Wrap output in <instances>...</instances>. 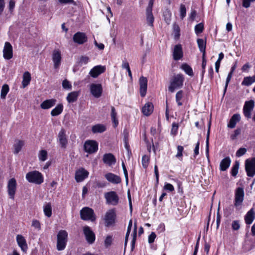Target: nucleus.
<instances>
[{
  "label": "nucleus",
  "instance_id": "obj_1",
  "mask_svg": "<svg viewBox=\"0 0 255 255\" xmlns=\"http://www.w3.org/2000/svg\"><path fill=\"white\" fill-rule=\"evenodd\" d=\"M184 77L181 74L175 75L170 81L168 90L171 92H173L176 89L180 88L183 86Z\"/></svg>",
  "mask_w": 255,
  "mask_h": 255
},
{
  "label": "nucleus",
  "instance_id": "obj_2",
  "mask_svg": "<svg viewBox=\"0 0 255 255\" xmlns=\"http://www.w3.org/2000/svg\"><path fill=\"white\" fill-rule=\"evenodd\" d=\"M25 177L26 180L30 183L39 185L43 182L42 174L36 170L28 172L26 174Z\"/></svg>",
  "mask_w": 255,
  "mask_h": 255
},
{
  "label": "nucleus",
  "instance_id": "obj_3",
  "mask_svg": "<svg viewBox=\"0 0 255 255\" xmlns=\"http://www.w3.org/2000/svg\"><path fill=\"white\" fill-rule=\"evenodd\" d=\"M80 214L81 219L84 221L94 222L96 219L94 210L89 207L83 208L80 210Z\"/></svg>",
  "mask_w": 255,
  "mask_h": 255
},
{
  "label": "nucleus",
  "instance_id": "obj_4",
  "mask_svg": "<svg viewBox=\"0 0 255 255\" xmlns=\"http://www.w3.org/2000/svg\"><path fill=\"white\" fill-rule=\"evenodd\" d=\"M68 233L65 230H60L57 234V249L62 251L65 249L67 242Z\"/></svg>",
  "mask_w": 255,
  "mask_h": 255
},
{
  "label": "nucleus",
  "instance_id": "obj_5",
  "mask_svg": "<svg viewBox=\"0 0 255 255\" xmlns=\"http://www.w3.org/2000/svg\"><path fill=\"white\" fill-rule=\"evenodd\" d=\"M106 203L112 206H116L119 202V197L115 191H110L104 194Z\"/></svg>",
  "mask_w": 255,
  "mask_h": 255
},
{
  "label": "nucleus",
  "instance_id": "obj_6",
  "mask_svg": "<svg viewBox=\"0 0 255 255\" xmlns=\"http://www.w3.org/2000/svg\"><path fill=\"white\" fill-rule=\"evenodd\" d=\"M17 183L14 178L10 179L7 182V192L9 198L12 200L14 199L15 194L16 191Z\"/></svg>",
  "mask_w": 255,
  "mask_h": 255
},
{
  "label": "nucleus",
  "instance_id": "obj_7",
  "mask_svg": "<svg viewBox=\"0 0 255 255\" xmlns=\"http://www.w3.org/2000/svg\"><path fill=\"white\" fill-rule=\"evenodd\" d=\"M84 148L86 152L89 154L93 153L98 150V144L95 140H87L84 143Z\"/></svg>",
  "mask_w": 255,
  "mask_h": 255
},
{
  "label": "nucleus",
  "instance_id": "obj_8",
  "mask_svg": "<svg viewBox=\"0 0 255 255\" xmlns=\"http://www.w3.org/2000/svg\"><path fill=\"white\" fill-rule=\"evenodd\" d=\"M245 168L248 176L253 177L255 175V157L246 160Z\"/></svg>",
  "mask_w": 255,
  "mask_h": 255
},
{
  "label": "nucleus",
  "instance_id": "obj_9",
  "mask_svg": "<svg viewBox=\"0 0 255 255\" xmlns=\"http://www.w3.org/2000/svg\"><path fill=\"white\" fill-rule=\"evenodd\" d=\"M57 140L61 148L65 149L67 147L68 138L66 135V131L64 128H62L59 131L58 134Z\"/></svg>",
  "mask_w": 255,
  "mask_h": 255
},
{
  "label": "nucleus",
  "instance_id": "obj_10",
  "mask_svg": "<svg viewBox=\"0 0 255 255\" xmlns=\"http://www.w3.org/2000/svg\"><path fill=\"white\" fill-rule=\"evenodd\" d=\"M91 94L96 98H100L103 93V87L101 84H91L90 86Z\"/></svg>",
  "mask_w": 255,
  "mask_h": 255
},
{
  "label": "nucleus",
  "instance_id": "obj_11",
  "mask_svg": "<svg viewBox=\"0 0 255 255\" xmlns=\"http://www.w3.org/2000/svg\"><path fill=\"white\" fill-rule=\"evenodd\" d=\"M83 233L87 242L89 244H92L95 241V235L88 226L83 227Z\"/></svg>",
  "mask_w": 255,
  "mask_h": 255
},
{
  "label": "nucleus",
  "instance_id": "obj_12",
  "mask_svg": "<svg viewBox=\"0 0 255 255\" xmlns=\"http://www.w3.org/2000/svg\"><path fill=\"white\" fill-rule=\"evenodd\" d=\"M255 103L253 100H250L245 102L243 108L244 116L248 119L251 118V112L254 107Z\"/></svg>",
  "mask_w": 255,
  "mask_h": 255
},
{
  "label": "nucleus",
  "instance_id": "obj_13",
  "mask_svg": "<svg viewBox=\"0 0 255 255\" xmlns=\"http://www.w3.org/2000/svg\"><path fill=\"white\" fill-rule=\"evenodd\" d=\"M244 197V189L238 187L235 191V206L237 207L242 203Z\"/></svg>",
  "mask_w": 255,
  "mask_h": 255
},
{
  "label": "nucleus",
  "instance_id": "obj_14",
  "mask_svg": "<svg viewBox=\"0 0 255 255\" xmlns=\"http://www.w3.org/2000/svg\"><path fill=\"white\" fill-rule=\"evenodd\" d=\"M88 38L84 32H77L73 37V41L78 44L81 45L87 41Z\"/></svg>",
  "mask_w": 255,
  "mask_h": 255
},
{
  "label": "nucleus",
  "instance_id": "obj_15",
  "mask_svg": "<svg viewBox=\"0 0 255 255\" xmlns=\"http://www.w3.org/2000/svg\"><path fill=\"white\" fill-rule=\"evenodd\" d=\"M116 213L114 209L109 210L105 215V220L106 226L108 227L115 223Z\"/></svg>",
  "mask_w": 255,
  "mask_h": 255
},
{
  "label": "nucleus",
  "instance_id": "obj_16",
  "mask_svg": "<svg viewBox=\"0 0 255 255\" xmlns=\"http://www.w3.org/2000/svg\"><path fill=\"white\" fill-rule=\"evenodd\" d=\"M12 47L9 42H6L3 49V57L5 59L9 60L12 58Z\"/></svg>",
  "mask_w": 255,
  "mask_h": 255
},
{
  "label": "nucleus",
  "instance_id": "obj_17",
  "mask_svg": "<svg viewBox=\"0 0 255 255\" xmlns=\"http://www.w3.org/2000/svg\"><path fill=\"white\" fill-rule=\"evenodd\" d=\"M61 52L58 50H54L52 53V59L54 63V67L55 69L59 68L61 62Z\"/></svg>",
  "mask_w": 255,
  "mask_h": 255
},
{
  "label": "nucleus",
  "instance_id": "obj_18",
  "mask_svg": "<svg viewBox=\"0 0 255 255\" xmlns=\"http://www.w3.org/2000/svg\"><path fill=\"white\" fill-rule=\"evenodd\" d=\"M106 70V67L97 65L94 67L90 71L89 74L93 78H97L99 75L103 73Z\"/></svg>",
  "mask_w": 255,
  "mask_h": 255
},
{
  "label": "nucleus",
  "instance_id": "obj_19",
  "mask_svg": "<svg viewBox=\"0 0 255 255\" xmlns=\"http://www.w3.org/2000/svg\"><path fill=\"white\" fill-rule=\"evenodd\" d=\"M88 172L82 168L76 172L75 180L77 182H82L88 177Z\"/></svg>",
  "mask_w": 255,
  "mask_h": 255
},
{
  "label": "nucleus",
  "instance_id": "obj_20",
  "mask_svg": "<svg viewBox=\"0 0 255 255\" xmlns=\"http://www.w3.org/2000/svg\"><path fill=\"white\" fill-rule=\"evenodd\" d=\"M139 85H140V96L142 97H143L145 96L146 90H147V80L146 78L141 76L139 80Z\"/></svg>",
  "mask_w": 255,
  "mask_h": 255
},
{
  "label": "nucleus",
  "instance_id": "obj_21",
  "mask_svg": "<svg viewBox=\"0 0 255 255\" xmlns=\"http://www.w3.org/2000/svg\"><path fill=\"white\" fill-rule=\"evenodd\" d=\"M173 56L175 60H178L183 57L182 48L180 44H177L174 46Z\"/></svg>",
  "mask_w": 255,
  "mask_h": 255
},
{
  "label": "nucleus",
  "instance_id": "obj_22",
  "mask_svg": "<svg viewBox=\"0 0 255 255\" xmlns=\"http://www.w3.org/2000/svg\"><path fill=\"white\" fill-rule=\"evenodd\" d=\"M106 179L113 184H119L121 182L120 176L112 173H108L105 175Z\"/></svg>",
  "mask_w": 255,
  "mask_h": 255
},
{
  "label": "nucleus",
  "instance_id": "obj_23",
  "mask_svg": "<svg viewBox=\"0 0 255 255\" xmlns=\"http://www.w3.org/2000/svg\"><path fill=\"white\" fill-rule=\"evenodd\" d=\"M16 241L21 250L25 252L27 249V245L24 238L20 235H18L16 236Z\"/></svg>",
  "mask_w": 255,
  "mask_h": 255
},
{
  "label": "nucleus",
  "instance_id": "obj_24",
  "mask_svg": "<svg viewBox=\"0 0 255 255\" xmlns=\"http://www.w3.org/2000/svg\"><path fill=\"white\" fill-rule=\"evenodd\" d=\"M103 162L109 166L115 164L116 159L112 153L105 154L103 158Z\"/></svg>",
  "mask_w": 255,
  "mask_h": 255
},
{
  "label": "nucleus",
  "instance_id": "obj_25",
  "mask_svg": "<svg viewBox=\"0 0 255 255\" xmlns=\"http://www.w3.org/2000/svg\"><path fill=\"white\" fill-rule=\"evenodd\" d=\"M153 111V105L150 102L146 103L142 108L143 114L146 116H148L151 114Z\"/></svg>",
  "mask_w": 255,
  "mask_h": 255
},
{
  "label": "nucleus",
  "instance_id": "obj_26",
  "mask_svg": "<svg viewBox=\"0 0 255 255\" xmlns=\"http://www.w3.org/2000/svg\"><path fill=\"white\" fill-rule=\"evenodd\" d=\"M240 120L241 116L240 114H236L233 115L228 124V127L231 128H234L236 127V124L239 122Z\"/></svg>",
  "mask_w": 255,
  "mask_h": 255
},
{
  "label": "nucleus",
  "instance_id": "obj_27",
  "mask_svg": "<svg viewBox=\"0 0 255 255\" xmlns=\"http://www.w3.org/2000/svg\"><path fill=\"white\" fill-rule=\"evenodd\" d=\"M56 102V100L55 99L46 100L41 104L40 107L43 109H48L54 106Z\"/></svg>",
  "mask_w": 255,
  "mask_h": 255
},
{
  "label": "nucleus",
  "instance_id": "obj_28",
  "mask_svg": "<svg viewBox=\"0 0 255 255\" xmlns=\"http://www.w3.org/2000/svg\"><path fill=\"white\" fill-rule=\"evenodd\" d=\"M231 159L229 157H226L224 158L220 162V168L221 171H226L230 166L231 164Z\"/></svg>",
  "mask_w": 255,
  "mask_h": 255
},
{
  "label": "nucleus",
  "instance_id": "obj_29",
  "mask_svg": "<svg viewBox=\"0 0 255 255\" xmlns=\"http://www.w3.org/2000/svg\"><path fill=\"white\" fill-rule=\"evenodd\" d=\"M255 218V213L253 209H251L247 214L245 217L246 224H251L253 222Z\"/></svg>",
  "mask_w": 255,
  "mask_h": 255
},
{
  "label": "nucleus",
  "instance_id": "obj_30",
  "mask_svg": "<svg viewBox=\"0 0 255 255\" xmlns=\"http://www.w3.org/2000/svg\"><path fill=\"white\" fill-rule=\"evenodd\" d=\"M106 127L103 124H97L92 128V131L94 133H102L106 130Z\"/></svg>",
  "mask_w": 255,
  "mask_h": 255
},
{
  "label": "nucleus",
  "instance_id": "obj_31",
  "mask_svg": "<svg viewBox=\"0 0 255 255\" xmlns=\"http://www.w3.org/2000/svg\"><path fill=\"white\" fill-rule=\"evenodd\" d=\"M79 95V92L74 91L69 93L67 96V100L68 103H71L77 101Z\"/></svg>",
  "mask_w": 255,
  "mask_h": 255
},
{
  "label": "nucleus",
  "instance_id": "obj_32",
  "mask_svg": "<svg viewBox=\"0 0 255 255\" xmlns=\"http://www.w3.org/2000/svg\"><path fill=\"white\" fill-rule=\"evenodd\" d=\"M31 80V75L28 71L25 72L23 74L22 85L23 88L26 87L29 84Z\"/></svg>",
  "mask_w": 255,
  "mask_h": 255
},
{
  "label": "nucleus",
  "instance_id": "obj_33",
  "mask_svg": "<svg viewBox=\"0 0 255 255\" xmlns=\"http://www.w3.org/2000/svg\"><path fill=\"white\" fill-rule=\"evenodd\" d=\"M111 116L112 122L114 124L113 126L114 128H116L119 124V122L117 118V113L116 111V109L115 107L113 106L111 107Z\"/></svg>",
  "mask_w": 255,
  "mask_h": 255
},
{
  "label": "nucleus",
  "instance_id": "obj_34",
  "mask_svg": "<svg viewBox=\"0 0 255 255\" xmlns=\"http://www.w3.org/2000/svg\"><path fill=\"white\" fill-rule=\"evenodd\" d=\"M255 82V74L253 76L246 77L242 83L243 85L249 86Z\"/></svg>",
  "mask_w": 255,
  "mask_h": 255
},
{
  "label": "nucleus",
  "instance_id": "obj_35",
  "mask_svg": "<svg viewBox=\"0 0 255 255\" xmlns=\"http://www.w3.org/2000/svg\"><path fill=\"white\" fill-rule=\"evenodd\" d=\"M43 212L44 215L48 218L52 216V206L50 203H46L43 206Z\"/></svg>",
  "mask_w": 255,
  "mask_h": 255
},
{
  "label": "nucleus",
  "instance_id": "obj_36",
  "mask_svg": "<svg viewBox=\"0 0 255 255\" xmlns=\"http://www.w3.org/2000/svg\"><path fill=\"white\" fill-rule=\"evenodd\" d=\"M181 69L189 76H193L194 74L192 68L187 63L182 64L181 66Z\"/></svg>",
  "mask_w": 255,
  "mask_h": 255
},
{
  "label": "nucleus",
  "instance_id": "obj_37",
  "mask_svg": "<svg viewBox=\"0 0 255 255\" xmlns=\"http://www.w3.org/2000/svg\"><path fill=\"white\" fill-rule=\"evenodd\" d=\"M63 111V105L61 104H58L51 112L52 116H56L60 115Z\"/></svg>",
  "mask_w": 255,
  "mask_h": 255
},
{
  "label": "nucleus",
  "instance_id": "obj_38",
  "mask_svg": "<svg viewBox=\"0 0 255 255\" xmlns=\"http://www.w3.org/2000/svg\"><path fill=\"white\" fill-rule=\"evenodd\" d=\"M197 41L200 51L203 53V54H205L206 41L200 38L198 39Z\"/></svg>",
  "mask_w": 255,
  "mask_h": 255
},
{
  "label": "nucleus",
  "instance_id": "obj_39",
  "mask_svg": "<svg viewBox=\"0 0 255 255\" xmlns=\"http://www.w3.org/2000/svg\"><path fill=\"white\" fill-rule=\"evenodd\" d=\"M146 21L148 25L153 26L154 18L152 11H146Z\"/></svg>",
  "mask_w": 255,
  "mask_h": 255
},
{
  "label": "nucleus",
  "instance_id": "obj_40",
  "mask_svg": "<svg viewBox=\"0 0 255 255\" xmlns=\"http://www.w3.org/2000/svg\"><path fill=\"white\" fill-rule=\"evenodd\" d=\"M24 145V141L22 140H17L14 145V153L15 154L18 153L21 149L22 146Z\"/></svg>",
  "mask_w": 255,
  "mask_h": 255
},
{
  "label": "nucleus",
  "instance_id": "obj_41",
  "mask_svg": "<svg viewBox=\"0 0 255 255\" xmlns=\"http://www.w3.org/2000/svg\"><path fill=\"white\" fill-rule=\"evenodd\" d=\"M9 86L7 84H4L2 86L0 92V98L2 99H5L7 94L9 91Z\"/></svg>",
  "mask_w": 255,
  "mask_h": 255
},
{
  "label": "nucleus",
  "instance_id": "obj_42",
  "mask_svg": "<svg viewBox=\"0 0 255 255\" xmlns=\"http://www.w3.org/2000/svg\"><path fill=\"white\" fill-rule=\"evenodd\" d=\"M210 123L209 124L206 140V154L207 157H209V135H210Z\"/></svg>",
  "mask_w": 255,
  "mask_h": 255
},
{
  "label": "nucleus",
  "instance_id": "obj_43",
  "mask_svg": "<svg viewBox=\"0 0 255 255\" xmlns=\"http://www.w3.org/2000/svg\"><path fill=\"white\" fill-rule=\"evenodd\" d=\"M122 67L123 69H126L127 71L128 72V75L130 77V79H132V74L128 63L127 61H123L122 65Z\"/></svg>",
  "mask_w": 255,
  "mask_h": 255
},
{
  "label": "nucleus",
  "instance_id": "obj_44",
  "mask_svg": "<svg viewBox=\"0 0 255 255\" xmlns=\"http://www.w3.org/2000/svg\"><path fill=\"white\" fill-rule=\"evenodd\" d=\"M239 162L236 161L235 164L233 165L231 170V174L233 176H236L238 173V170L239 168Z\"/></svg>",
  "mask_w": 255,
  "mask_h": 255
},
{
  "label": "nucleus",
  "instance_id": "obj_45",
  "mask_svg": "<svg viewBox=\"0 0 255 255\" xmlns=\"http://www.w3.org/2000/svg\"><path fill=\"white\" fill-rule=\"evenodd\" d=\"M39 159L42 161H45L47 158V152L45 150H41L38 154Z\"/></svg>",
  "mask_w": 255,
  "mask_h": 255
},
{
  "label": "nucleus",
  "instance_id": "obj_46",
  "mask_svg": "<svg viewBox=\"0 0 255 255\" xmlns=\"http://www.w3.org/2000/svg\"><path fill=\"white\" fill-rule=\"evenodd\" d=\"M164 20L165 22L169 24L171 20V13L168 9H166L163 13Z\"/></svg>",
  "mask_w": 255,
  "mask_h": 255
},
{
  "label": "nucleus",
  "instance_id": "obj_47",
  "mask_svg": "<svg viewBox=\"0 0 255 255\" xmlns=\"http://www.w3.org/2000/svg\"><path fill=\"white\" fill-rule=\"evenodd\" d=\"M183 92L182 90L178 91L176 94V101L178 106H180L182 105V103L180 102V100L183 98Z\"/></svg>",
  "mask_w": 255,
  "mask_h": 255
},
{
  "label": "nucleus",
  "instance_id": "obj_48",
  "mask_svg": "<svg viewBox=\"0 0 255 255\" xmlns=\"http://www.w3.org/2000/svg\"><path fill=\"white\" fill-rule=\"evenodd\" d=\"M204 24L202 22L198 23L195 26V31L197 34L202 33L204 30Z\"/></svg>",
  "mask_w": 255,
  "mask_h": 255
},
{
  "label": "nucleus",
  "instance_id": "obj_49",
  "mask_svg": "<svg viewBox=\"0 0 255 255\" xmlns=\"http://www.w3.org/2000/svg\"><path fill=\"white\" fill-rule=\"evenodd\" d=\"M186 9L183 4H181L180 6V16L181 19H183L186 16Z\"/></svg>",
  "mask_w": 255,
  "mask_h": 255
},
{
  "label": "nucleus",
  "instance_id": "obj_50",
  "mask_svg": "<svg viewBox=\"0 0 255 255\" xmlns=\"http://www.w3.org/2000/svg\"><path fill=\"white\" fill-rule=\"evenodd\" d=\"M149 158L147 155H144L142 158V165L143 168H146L148 165Z\"/></svg>",
  "mask_w": 255,
  "mask_h": 255
},
{
  "label": "nucleus",
  "instance_id": "obj_51",
  "mask_svg": "<svg viewBox=\"0 0 255 255\" xmlns=\"http://www.w3.org/2000/svg\"><path fill=\"white\" fill-rule=\"evenodd\" d=\"M232 72H230L229 74H228V75L227 76V79H226V84H225V88H224V95L225 94V93L227 91V87H228V85L231 79V78H232Z\"/></svg>",
  "mask_w": 255,
  "mask_h": 255
},
{
  "label": "nucleus",
  "instance_id": "obj_52",
  "mask_svg": "<svg viewBox=\"0 0 255 255\" xmlns=\"http://www.w3.org/2000/svg\"><path fill=\"white\" fill-rule=\"evenodd\" d=\"M136 231H133L132 233V240L131 241V251H133L134 248V245L136 241Z\"/></svg>",
  "mask_w": 255,
  "mask_h": 255
},
{
  "label": "nucleus",
  "instance_id": "obj_53",
  "mask_svg": "<svg viewBox=\"0 0 255 255\" xmlns=\"http://www.w3.org/2000/svg\"><path fill=\"white\" fill-rule=\"evenodd\" d=\"M183 150H184L183 146H182L181 145H178L177 146V153L176 155V157L177 158L182 157V156L183 155L182 152L183 151Z\"/></svg>",
  "mask_w": 255,
  "mask_h": 255
},
{
  "label": "nucleus",
  "instance_id": "obj_54",
  "mask_svg": "<svg viewBox=\"0 0 255 255\" xmlns=\"http://www.w3.org/2000/svg\"><path fill=\"white\" fill-rule=\"evenodd\" d=\"M247 152V149L245 148H239L237 152H236V156L237 157H241L244 155L246 152Z\"/></svg>",
  "mask_w": 255,
  "mask_h": 255
},
{
  "label": "nucleus",
  "instance_id": "obj_55",
  "mask_svg": "<svg viewBox=\"0 0 255 255\" xmlns=\"http://www.w3.org/2000/svg\"><path fill=\"white\" fill-rule=\"evenodd\" d=\"M62 86L63 88L65 89H71L72 88L71 84L66 79L63 80L62 82Z\"/></svg>",
  "mask_w": 255,
  "mask_h": 255
},
{
  "label": "nucleus",
  "instance_id": "obj_56",
  "mask_svg": "<svg viewBox=\"0 0 255 255\" xmlns=\"http://www.w3.org/2000/svg\"><path fill=\"white\" fill-rule=\"evenodd\" d=\"M241 129L240 128H237L235 131L234 134L231 135V138L232 140L236 139L237 137L241 134Z\"/></svg>",
  "mask_w": 255,
  "mask_h": 255
},
{
  "label": "nucleus",
  "instance_id": "obj_57",
  "mask_svg": "<svg viewBox=\"0 0 255 255\" xmlns=\"http://www.w3.org/2000/svg\"><path fill=\"white\" fill-rule=\"evenodd\" d=\"M207 61L205 58V54L202 55V76L204 75L205 72V67L206 66Z\"/></svg>",
  "mask_w": 255,
  "mask_h": 255
},
{
  "label": "nucleus",
  "instance_id": "obj_58",
  "mask_svg": "<svg viewBox=\"0 0 255 255\" xmlns=\"http://www.w3.org/2000/svg\"><path fill=\"white\" fill-rule=\"evenodd\" d=\"M31 225L32 227H34L35 229H38V230H40L41 229L40 223L39 221L37 220H33Z\"/></svg>",
  "mask_w": 255,
  "mask_h": 255
},
{
  "label": "nucleus",
  "instance_id": "obj_59",
  "mask_svg": "<svg viewBox=\"0 0 255 255\" xmlns=\"http://www.w3.org/2000/svg\"><path fill=\"white\" fill-rule=\"evenodd\" d=\"M178 128V125L177 124L174 123L172 125V128L171 130V134L175 135L177 133Z\"/></svg>",
  "mask_w": 255,
  "mask_h": 255
},
{
  "label": "nucleus",
  "instance_id": "obj_60",
  "mask_svg": "<svg viewBox=\"0 0 255 255\" xmlns=\"http://www.w3.org/2000/svg\"><path fill=\"white\" fill-rule=\"evenodd\" d=\"M122 167H123V171H124V175H125V177L126 181L127 184H128V171H127V170L126 169L125 164L124 162H122Z\"/></svg>",
  "mask_w": 255,
  "mask_h": 255
},
{
  "label": "nucleus",
  "instance_id": "obj_61",
  "mask_svg": "<svg viewBox=\"0 0 255 255\" xmlns=\"http://www.w3.org/2000/svg\"><path fill=\"white\" fill-rule=\"evenodd\" d=\"M232 227L234 230H238L240 228L239 221H234L232 224Z\"/></svg>",
  "mask_w": 255,
  "mask_h": 255
},
{
  "label": "nucleus",
  "instance_id": "obj_62",
  "mask_svg": "<svg viewBox=\"0 0 255 255\" xmlns=\"http://www.w3.org/2000/svg\"><path fill=\"white\" fill-rule=\"evenodd\" d=\"M156 235L154 232H151L150 235L148 236V243L151 244L154 242L155 239L156 238Z\"/></svg>",
  "mask_w": 255,
  "mask_h": 255
},
{
  "label": "nucleus",
  "instance_id": "obj_63",
  "mask_svg": "<svg viewBox=\"0 0 255 255\" xmlns=\"http://www.w3.org/2000/svg\"><path fill=\"white\" fill-rule=\"evenodd\" d=\"M164 189L168 190L170 192H172L174 190L173 186L170 183H166L164 186Z\"/></svg>",
  "mask_w": 255,
  "mask_h": 255
},
{
  "label": "nucleus",
  "instance_id": "obj_64",
  "mask_svg": "<svg viewBox=\"0 0 255 255\" xmlns=\"http://www.w3.org/2000/svg\"><path fill=\"white\" fill-rule=\"evenodd\" d=\"M255 1V0H243V6L246 8H248L250 7L251 2Z\"/></svg>",
  "mask_w": 255,
  "mask_h": 255
}]
</instances>
